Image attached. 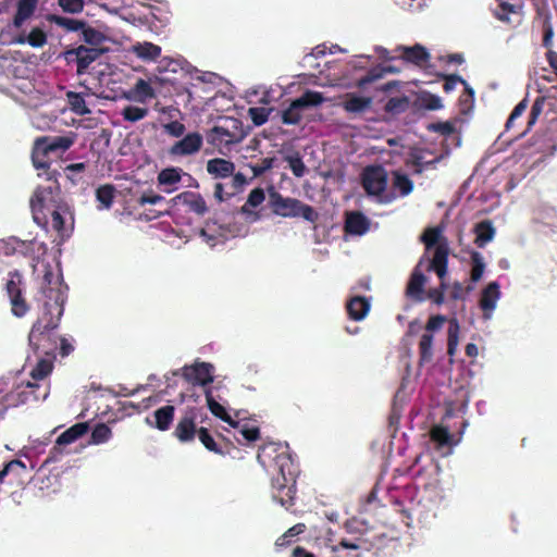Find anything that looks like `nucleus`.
I'll list each match as a JSON object with an SVG mask.
<instances>
[{"mask_svg": "<svg viewBox=\"0 0 557 557\" xmlns=\"http://www.w3.org/2000/svg\"><path fill=\"white\" fill-rule=\"evenodd\" d=\"M49 226L58 234L61 240L69 238L74 227V218L67 202L53 209L49 213Z\"/></svg>", "mask_w": 557, "mask_h": 557, "instance_id": "nucleus-11", "label": "nucleus"}, {"mask_svg": "<svg viewBox=\"0 0 557 557\" xmlns=\"http://www.w3.org/2000/svg\"><path fill=\"white\" fill-rule=\"evenodd\" d=\"M115 197V187L111 184L101 185L96 189V199L99 209H110Z\"/></svg>", "mask_w": 557, "mask_h": 557, "instance_id": "nucleus-36", "label": "nucleus"}, {"mask_svg": "<svg viewBox=\"0 0 557 557\" xmlns=\"http://www.w3.org/2000/svg\"><path fill=\"white\" fill-rule=\"evenodd\" d=\"M401 49L404 52V60L416 65H421L428 62L430 59V53L428 50L419 44H416L412 47H403Z\"/></svg>", "mask_w": 557, "mask_h": 557, "instance_id": "nucleus-30", "label": "nucleus"}, {"mask_svg": "<svg viewBox=\"0 0 557 557\" xmlns=\"http://www.w3.org/2000/svg\"><path fill=\"white\" fill-rule=\"evenodd\" d=\"M214 367L209 362H195L182 368L183 377L193 385L207 386L214 380Z\"/></svg>", "mask_w": 557, "mask_h": 557, "instance_id": "nucleus-12", "label": "nucleus"}, {"mask_svg": "<svg viewBox=\"0 0 557 557\" xmlns=\"http://www.w3.org/2000/svg\"><path fill=\"white\" fill-rule=\"evenodd\" d=\"M40 289L44 296L42 312L32 326L28 343L36 352L54 357L55 330L63 315L67 286L63 284L62 276L47 265Z\"/></svg>", "mask_w": 557, "mask_h": 557, "instance_id": "nucleus-1", "label": "nucleus"}, {"mask_svg": "<svg viewBox=\"0 0 557 557\" xmlns=\"http://www.w3.org/2000/svg\"><path fill=\"white\" fill-rule=\"evenodd\" d=\"M137 202H138L139 206H145L147 203H149V205H159V203L165 202V199H164L163 196H161L159 194H154L153 191H149V193L143 194L138 198Z\"/></svg>", "mask_w": 557, "mask_h": 557, "instance_id": "nucleus-63", "label": "nucleus"}, {"mask_svg": "<svg viewBox=\"0 0 557 557\" xmlns=\"http://www.w3.org/2000/svg\"><path fill=\"white\" fill-rule=\"evenodd\" d=\"M441 226L426 227L420 240L424 244L425 249L430 250L434 247V253L429 262L428 271H434L438 278L446 277L448 272L449 245L443 235Z\"/></svg>", "mask_w": 557, "mask_h": 557, "instance_id": "nucleus-6", "label": "nucleus"}, {"mask_svg": "<svg viewBox=\"0 0 557 557\" xmlns=\"http://www.w3.org/2000/svg\"><path fill=\"white\" fill-rule=\"evenodd\" d=\"M268 206L274 215L281 218H302L304 220L314 223L319 214L310 205L293 197H285L273 186L268 190Z\"/></svg>", "mask_w": 557, "mask_h": 557, "instance_id": "nucleus-4", "label": "nucleus"}, {"mask_svg": "<svg viewBox=\"0 0 557 557\" xmlns=\"http://www.w3.org/2000/svg\"><path fill=\"white\" fill-rule=\"evenodd\" d=\"M372 104V98L360 96L356 92H348L344 96L341 103L342 108L351 114H360L370 109Z\"/></svg>", "mask_w": 557, "mask_h": 557, "instance_id": "nucleus-21", "label": "nucleus"}, {"mask_svg": "<svg viewBox=\"0 0 557 557\" xmlns=\"http://www.w3.org/2000/svg\"><path fill=\"white\" fill-rule=\"evenodd\" d=\"M285 161L288 163L290 171L296 177H302L305 175L307 169L299 152L286 156Z\"/></svg>", "mask_w": 557, "mask_h": 557, "instance_id": "nucleus-50", "label": "nucleus"}, {"mask_svg": "<svg viewBox=\"0 0 557 557\" xmlns=\"http://www.w3.org/2000/svg\"><path fill=\"white\" fill-rule=\"evenodd\" d=\"M381 77H382V72L373 69V70L369 71L367 75L359 78L356 83V86L358 88H364L367 85L375 82L376 79H379Z\"/></svg>", "mask_w": 557, "mask_h": 557, "instance_id": "nucleus-64", "label": "nucleus"}, {"mask_svg": "<svg viewBox=\"0 0 557 557\" xmlns=\"http://www.w3.org/2000/svg\"><path fill=\"white\" fill-rule=\"evenodd\" d=\"M527 108L528 99L524 98L513 108L512 112L510 113L506 122L507 129H510L513 126V122L516 121V119L520 117L525 112Z\"/></svg>", "mask_w": 557, "mask_h": 557, "instance_id": "nucleus-60", "label": "nucleus"}, {"mask_svg": "<svg viewBox=\"0 0 557 557\" xmlns=\"http://www.w3.org/2000/svg\"><path fill=\"white\" fill-rule=\"evenodd\" d=\"M473 290V286L465 287L462 283L455 282L451 285V290L449 294L450 299L453 300H463L469 293Z\"/></svg>", "mask_w": 557, "mask_h": 557, "instance_id": "nucleus-59", "label": "nucleus"}, {"mask_svg": "<svg viewBox=\"0 0 557 557\" xmlns=\"http://www.w3.org/2000/svg\"><path fill=\"white\" fill-rule=\"evenodd\" d=\"M370 228V220L360 211L346 212L344 231L349 235L361 236Z\"/></svg>", "mask_w": 557, "mask_h": 557, "instance_id": "nucleus-18", "label": "nucleus"}, {"mask_svg": "<svg viewBox=\"0 0 557 557\" xmlns=\"http://www.w3.org/2000/svg\"><path fill=\"white\" fill-rule=\"evenodd\" d=\"M207 141L213 147L227 146L243 138L242 122L235 117H223L222 124L213 126L206 135Z\"/></svg>", "mask_w": 557, "mask_h": 557, "instance_id": "nucleus-8", "label": "nucleus"}, {"mask_svg": "<svg viewBox=\"0 0 557 557\" xmlns=\"http://www.w3.org/2000/svg\"><path fill=\"white\" fill-rule=\"evenodd\" d=\"M47 21L64 28L66 32H78L85 26V21L70 18L57 14H48Z\"/></svg>", "mask_w": 557, "mask_h": 557, "instance_id": "nucleus-32", "label": "nucleus"}, {"mask_svg": "<svg viewBox=\"0 0 557 557\" xmlns=\"http://www.w3.org/2000/svg\"><path fill=\"white\" fill-rule=\"evenodd\" d=\"M74 144V139L69 136L39 137L35 140L32 151V161L34 166L39 170L38 176L48 180L49 172H59L50 168L49 153L65 151Z\"/></svg>", "mask_w": 557, "mask_h": 557, "instance_id": "nucleus-5", "label": "nucleus"}, {"mask_svg": "<svg viewBox=\"0 0 557 557\" xmlns=\"http://www.w3.org/2000/svg\"><path fill=\"white\" fill-rule=\"evenodd\" d=\"M158 181L162 185H173L181 181V170L175 168L164 169L159 173Z\"/></svg>", "mask_w": 557, "mask_h": 557, "instance_id": "nucleus-51", "label": "nucleus"}, {"mask_svg": "<svg viewBox=\"0 0 557 557\" xmlns=\"http://www.w3.org/2000/svg\"><path fill=\"white\" fill-rule=\"evenodd\" d=\"M81 32L83 40L90 45L92 48H99L98 46H100L106 40V36L100 30L89 26L86 22L84 28H82Z\"/></svg>", "mask_w": 557, "mask_h": 557, "instance_id": "nucleus-41", "label": "nucleus"}, {"mask_svg": "<svg viewBox=\"0 0 557 557\" xmlns=\"http://www.w3.org/2000/svg\"><path fill=\"white\" fill-rule=\"evenodd\" d=\"M112 436L111 429L104 423H98L91 431L90 444L99 445L108 442Z\"/></svg>", "mask_w": 557, "mask_h": 557, "instance_id": "nucleus-44", "label": "nucleus"}, {"mask_svg": "<svg viewBox=\"0 0 557 557\" xmlns=\"http://www.w3.org/2000/svg\"><path fill=\"white\" fill-rule=\"evenodd\" d=\"M237 429H239V433L247 442H256L260 437V429L256 425H250L248 423H239V426Z\"/></svg>", "mask_w": 557, "mask_h": 557, "instance_id": "nucleus-58", "label": "nucleus"}, {"mask_svg": "<svg viewBox=\"0 0 557 557\" xmlns=\"http://www.w3.org/2000/svg\"><path fill=\"white\" fill-rule=\"evenodd\" d=\"M5 290L13 315L17 318L24 317L29 311V305L23 294L21 277L17 275V280L10 278L5 284Z\"/></svg>", "mask_w": 557, "mask_h": 557, "instance_id": "nucleus-13", "label": "nucleus"}, {"mask_svg": "<svg viewBox=\"0 0 557 557\" xmlns=\"http://www.w3.org/2000/svg\"><path fill=\"white\" fill-rule=\"evenodd\" d=\"M430 437L434 443L443 447L449 445L451 435L447 428L442 425H435L431 429Z\"/></svg>", "mask_w": 557, "mask_h": 557, "instance_id": "nucleus-49", "label": "nucleus"}, {"mask_svg": "<svg viewBox=\"0 0 557 557\" xmlns=\"http://www.w3.org/2000/svg\"><path fill=\"white\" fill-rule=\"evenodd\" d=\"M459 323L456 319L450 320L448 326V336H447V352L448 355H455V351L459 342Z\"/></svg>", "mask_w": 557, "mask_h": 557, "instance_id": "nucleus-47", "label": "nucleus"}, {"mask_svg": "<svg viewBox=\"0 0 557 557\" xmlns=\"http://www.w3.org/2000/svg\"><path fill=\"white\" fill-rule=\"evenodd\" d=\"M173 434L182 443L194 441L196 434H198L195 410L187 411L180 419Z\"/></svg>", "mask_w": 557, "mask_h": 557, "instance_id": "nucleus-17", "label": "nucleus"}, {"mask_svg": "<svg viewBox=\"0 0 557 557\" xmlns=\"http://www.w3.org/2000/svg\"><path fill=\"white\" fill-rule=\"evenodd\" d=\"M89 430L88 422H78L74 425L70 426L63 433H61L57 438L58 445H69L76 442L83 435H85Z\"/></svg>", "mask_w": 557, "mask_h": 557, "instance_id": "nucleus-27", "label": "nucleus"}, {"mask_svg": "<svg viewBox=\"0 0 557 557\" xmlns=\"http://www.w3.org/2000/svg\"><path fill=\"white\" fill-rule=\"evenodd\" d=\"M393 186L398 189L401 196L409 195L413 189V182L407 174L400 171L393 172Z\"/></svg>", "mask_w": 557, "mask_h": 557, "instance_id": "nucleus-42", "label": "nucleus"}, {"mask_svg": "<svg viewBox=\"0 0 557 557\" xmlns=\"http://www.w3.org/2000/svg\"><path fill=\"white\" fill-rule=\"evenodd\" d=\"M248 113L256 126H261L269 120V111L262 107L249 108Z\"/></svg>", "mask_w": 557, "mask_h": 557, "instance_id": "nucleus-56", "label": "nucleus"}, {"mask_svg": "<svg viewBox=\"0 0 557 557\" xmlns=\"http://www.w3.org/2000/svg\"><path fill=\"white\" fill-rule=\"evenodd\" d=\"M500 286L497 282H491L486 285V287L482 290L480 297V307L483 310V317L485 319H490L492 312L496 308V304L500 298Z\"/></svg>", "mask_w": 557, "mask_h": 557, "instance_id": "nucleus-19", "label": "nucleus"}, {"mask_svg": "<svg viewBox=\"0 0 557 557\" xmlns=\"http://www.w3.org/2000/svg\"><path fill=\"white\" fill-rule=\"evenodd\" d=\"M325 101L322 92L307 89L300 97L294 99L289 106L281 112L282 123L297 125L302 119L304 111L318 108Z\"/></svg>", "mask_w": 557, "mask_h": 557, "instance_id": "nucleus-7", "label": "nucleus"}, {"mask_svg": "<svg viewBox=\"0 0 557 557\" xmlns=\"http://www.w3.org/2000/svg\"><path fill=\"white\" fill-rule=\"evenodd\" d=\"M198 438L201 442V444L209 450L218 455L224 456L226 451H224L221 446L218 445V443L214 441L213 436L210 434L209 430L207 428H199L198 429Z\"/></svg>", "mask_w": 557, "mask_h": 557, "instance_id": "nucleus-43", "label": "nucleus"}, {"mask_svg": "<svg viewBox=\"0 0 557 557\" xmlns=\"http://www.w3.org/2000/svg\"><path fill=\"white\" fill-rule=\"evenodd\" d=\"M49 175L45 183L36 187L29 200L34 222L46 231L49 227V213L66 202L59 183L61 173L49 172Z\"/></svg>", "mask_w": 557, "mask_h": 557, "instance_id": "nucleus-3", "label": "nucleus"}, {"mask_svg": "<svg viewBox=\"0 0 557 557\" xmlns=\"http://www.w3.org/2000/svg\"><path fill=\"white\" fill-rule=\"evenodd\" d=\"M544 104H545V98L544 97H537L535 99V101L533 102V104L531 107L527 131H530L532 128V126L536 123L539 116L543 112Z\"/></svg>", "mask_w": 557, "mask_h": 557, "instance_id": "nucleus-54", "label": "nucleus"}, {"mask_svg": "<svg viewBox=\"0 0 557 557\" xmlns=\"http://www.w3.org/2000/svg\"><path fill=\"white\" fill-rule=\"evenodd\" d=\"M274 164V158H263L251 166L255 176H260L271 170Z\"/></svg>", "mask_w": 557, "mask_h": 557, "instance_id": "nucleus-62", "label": "nucleus"}, {"mask_svg": "<svg viewBox=\"0 0 557 557\" xmlns=\"http://www.w3.org/2000/svg\"><path fill=\"white\" fill-rule=\"evenodd\" d=\"M441 283L440 286L436 288H431L426 293V297L431 299L435 305L441 306L445 301L444 293L447 289V283L445 281V277L440 278Z\"/></svg>", "mask_w": 557, "mask_h": 557, "instance_id": "nucleus-53", "label": "nucleus"}, {"mask_svg": "<svg viewBox=\"0 0 557 557\" xmlns=\"http://www.w3.org/2000/svg\"><path fill=\"white\" fill-rule=\"evenodd\" d=\"M170 202H172L174 206H185L187 207L188 211L199 216H203L209 211L205 198L195 191H183L172 198Z\"/></svg>", "mask_w": 557, "mask_h": 557, "instance_id": "nucleus-14", "label": "nucleus"}, {"mask_svg": "<svg viewBox=\"0 0 557 557\" xmlns=\"http://www.w3.org/2000/svg\"><path fill=\"white\" fill-rule=\"evenodd\" d=\"M131 92L133 94L135 100L139 102H146L149 99L156 98V92L153 88L147 81L143 78H139L136 82Z\"/></svg>", "mask_w": 557, "mask_h": 557, "instance_id": "nucleus-35", "label": "nucleus"}, {"mask_svg": "<svg viewBox=\"0 0 557 557\" xmlns=\"http://www.w3.org/2000/svg\"><path fill=\"white\" fill-rule=\"evenodd\" d=\"M202 135L194 132L185 135L181 140L171 146L169 152L171 156L184 157L198 152L202 147Z\"/></svg>", "mask_w": 557, "mask_h": 557, "instance_id": "nucleus-15", "label": "nucleus"}, {"mask_svg": "<svg viewBox=\"0 0 557 557\" xmlns=\"http://www.w3.org/2000/svg\"><path fill=\"white\" fill-rule=\"evenodd\" d=\"M257 459L271 471L273 499L289 509L294 505L297 492L296 483L300 471L288 446L275 443L263 445L259 448Z\"/></svg>", "mask_w": 557, "mask_h": 557, "instance_id": "nucleus-2", "label": "nucleus"}, {"mask_svg": "<svg viewBox=\"0 0 557 557\" xmlns=\"http://www.w3.org/2000/svg\"><path fill=\"white\" fill-rule=\"evenodd\" d=\"M164 132L172 137H181L184 135L186 127L178 121H172L163 125Z\"/></svg>", "mask_w": 557, "mask_h": 557, "instance_id": "nucleus-61", "label": "nucleus"}, {"mask_svg": "<svg viewBox=\"0 0 557 557\" xmlns=\"http://www.w3.org/2000/svg\"><path fill=\"white\" fill-rule=\"evenodd\" d=\"M422 260L418 263V265L413 269L409 282L406 287L407 296L411 297L416 301H423L424 297V285L426 283V276L420 270V265Z\"/></svg>", "mask_w": 557, "mask_h": 557, "instance_id": "nucleus-20", "label": "nucleus"}, {"mask_svg": "<svg viewBox=\"0 0 557 557\" xmlns=\"http://www.w3.org/2000/svg\"><path fill=\"white\" fill-rule=\"evenodd\" d=\"M264 200L265 193L261 187H256L249 193L246 202L239 209V212L245 216L247 222L255 223L261 220L262 215L260 211L253 209L261 206Z\"/></svg>", "mask_w": 557, "mask_h": 557, "instance_id": "nucleus-16", "label": "nucleus"}, {"mask_svg": "<svg viewBox=\"0 0 557 557\" xmlns=\"http://www.w3.org/2000/svg\"><path fill=\"white\" fill-rule=\"evenodd\" d=\"M498 10L495 13L497 20L510 23V14L523 15V2L521 0H498Z\"/></svg>", "mask_w": 557, "mask_h": 557, "instance_id": "nucleus-26", "label": "nucleus"}, {"mask_svg": "<svg viewBox=\"0 0 557 557\" xmlns=\"http://www.w3.org/2000/svg\"><path fill=\"white\" fill-rule=\"evenodd\" d=\"M438 76L444 79L443 89L445 92L448 94V92L453 91L456 88V85L458 83H461L462 85H465V90L469 94V97L471 99L474 98V90L467 84V82L461 76L456 75V74H450V75L440 74Z\"/></svg>", "mask_w": 557, "mask_h": 557, "instance_id": "nucleus-40", "label": "nucleus"}, {"mask_svg": "<svg viewBox=\"0 0 557 557\" xmlns=\"http://www.w3.org/2000/svg\"><path fill=\"white\" fill-rule=\"evenodd\" d=\"M104 49L81 45L76 48L65 50L63 52V57L69 64L75 63L77 66V74L82 75L87 71L91 63L102 55Z\"/></svg>", "mask_w": 557, "mask_h": 557, "instance_id": "nucleus-10", "label": "nucleus"}, {"mask_svg": "<svg viewBox=\"0 0 557 557\" xmlns=\"http://www.w3.org/2000/svg\"><path fill=\"white\" fill-rule=\"evenodd\" d=\"M175 414V407L172 405H165L163 407L158 408L153 412V421H150L149 418H147V423L159 431H168L174 420Z\"/></svg>", "mask_w": 557, "mask_h": 557, "instance_id": "nucleus-22", "label": "nucleus"}, {"mask_svg": "<svg viewBox=\"0 0 557 557\" xmlns=\"http://www.w3.org/2000/svg\"><path fill=\"white\" fill-rule=\"evenodd\" d=\"M542 23V32H543V46L549 49L553 45L554 38V28L552 24V14L549 10L543 9L539 16H536Z\"/></svg>", "mask_w": 557, "mask_h": 557, "instance_id": "nucleus-34", "label": "nucleus"}, {"mask_svg": "<svg viewBox=\"0 0 557 557\" xmlns=\"http://www.w3.org/2000/svg\"><path fill=\"white\" fill-rule=\"evenodd\" d=\"M53 370V362L51 359L41 358L30 371V376L36 380L46 379Z\"/></svg>", "mask_w": 557, "mask_h": 557, "instance_id": "nucleus-45", "label": "nucleus"}, {"mask_svg": "<svg viewBox=\"0 0 557 557\" xmlns=\"http://www.w3.org/2000/svg\"><path fill=\"white\" fill-rule=\"evenodd\" d=\"M370 308L369 299L362 296H354L346 304L348 317L354 321L363 320L369 313Z\"/></svg>", "mask_w": 557, "mask_h": 557, "instance_id": "nucleus-23", "label": "nucleus"}, {"mask_svg": "<svg viewBox=\"0 0 557 557\" xmlns=\"http://www.w3.org/2000/svg\"><path fill=\"white\" fill-rule=\"evenodd\" d=\"M28 45L33 48H41L47 44V34L40 27H34L27 35Z\"/></svg>", "mask_w": 557, "mask_h": 557, "instance_id": "nucleus-52", "label": "nucleus"}, {"mask_svg": "<svg viewBox=\"0 0 557 557\" xmlns=\"http://www.w3.org/2000/svg\"><path fill=\"white\" fill-rule=\"evenodd\" d=\"M475 239L478 247L483 248L495 236V228L490 220H484L474 226Z\"/></svg>", "mask_w": 557, "mask_h": 557, "instance_id": "nucleus-29", "label": "nucleus"}, {"mask_svg": "<svg viewBox=\"0 0 557 557\" xmlns=\"http://www.w3.org/2000/svg\"><path fill=\"white\" fill-rule=\"evenodd\" d=\"M66 99L71 110L77 115H86L90 113L89 108L82 94L75 91H67Z\"/></svg>", "mask_w": 557, "mask_h": 557, "instance_id": "nucleus-38", "label": "nucleus"}, {"mask_svg": "<svg viewBox=\"0 0 557 557\" xmlns=\"http://www.w3.org/2000/svg\"><path fill=\"white\" fill-rule=\"evenodd\" d=\"M387 183V171L382 165H368L361 173V184L369 196H382Z\"/></svg>", "mask_w": 557, "mask_h": 557, "instance_id": "nucleus-9", "label": "nucleus"}, {"mask_svg": "<svg viewBox=\"0 0 557 557\" xmlns=\"http://www.w3.org/2000/svg\"><path fill=\"white\" fill-rule=\"evenodd\" d=\"M207 171L216 177H228L233 175L235 165L232 161L216 158L208 161Z\"/></svg>", "mask_w": 557, "mask_h": 557, "instance_id": "nucleus-28", "label": "nucleus"}, {"mask_svg": "<svg viewBox=\"0 0 557 557\" xmlns=\"http://www.w3.org/2000/svg\"><path fill=\"white\" fill-rule=\"evenodd\" d=\"M58 4L63 12L70 14H77L83 12L85 7L84 0H58Z\"/></svg>", "mask_w": 557, "mask_h": 557, "instance_id": "nucleus-55", "label": "nucleus"}, {"mask_svg": "<svg viewBox=\"0 0 557 557\" xmlns=\"http://www.w3.org/2000/svg\"><path fill=\"white\" fill-rule=\"evenodd\" d=\"M133 51L138 58L145 61H154L161 55V47L147 41L135 45Z\"/></svg>", "mask_w": 557, "mask_h": 557, "instance_id": "nucleus-33", "label": "nucleus"}, {"mask_svg": "<svg viewBox=\"0 0 557 557\" xmlns=\"http://www.w3.org/2000/svg\"><path fill=\"white\" fill-rule=\"evenodd\" d=\"M25 473L26 465L20 459H12L0 470V482H4L5 478L11 475V483H13L14 480L21 479Z\"/></svg>", "mask_w": 557, "mask_h": 557, "instance_id": "nucleus-31", "label": "nucleus"}, {"mask_svg": "<svg viewBox=\"0 0 557 557\" xmlns=\"http://www.w3.org/2000/svg\"><path fill=\"white\" fill-rule=\"evenodd\" d=\"M432 345H433V335L430 333H424L419 342V354H420V362H429L432 359Z\"/></svg>", "mask_w": 557, "mask_h": 557, "instance_id": "nucleus-46", "label": "nucleus"}, {"mask_svg": "<svg viewBox=\"0 0 557 557\" xmlns=\"http://www.w3.org/2000/svg\"><path fill=\"white\" fill-rule=\"evenodd\" d=\"M410 100L407 96L392 97L387 100L384 106L386 113L392 115H398L406 112L409 109Z\"/></svg>", "mask_w": 557, "mask_h": 557, "instance_id": "nucleus-37", "label": "nucleus"}, {"mask_svg": "<svg viewBox=\"0 0 557 557\" xmlns=\"http://www.w3.org/2000/svg\"><path fill=\"white\" fill-rule=\"evenodd\" d=\"M205 396H206L207 406H208L210 412L213 416H215L216 418H219L222 421L226 422L232 428H238L239 426V422L235 421L227 413L225 408L214 399V397L212 395V389L211 388H206L205 389Z\"/></svg>", "mask_w": 557, "mask_h": 557, "instance_id": "nucleus-25", "label": "nucleus"}, {"mask_svg": "<svg viewBox=\"0 0 557 557\" xmlns=\"http://www.w3.org/2000/svg\"><path fill=\"white\" fill-rule=\"evenodd\" d=\"M325 54H326L325 46L319 45V46L314 47L310 53H307L306 55H304L301 63L304 66L309 65L311 67L318 69L319 64H312V61L320 59V58L324 57Z\"/></svg>", "mask_w": 557, "mask_h": 557, "instance_id": "nucleus-57", "label": "nucleus"}, {"mask_svg": "<svg viewBox=\"0 0 557 557\" xmlns=\"http://www.w3.org/2000/svg\"><path fill=\"white\" fill-rule=\"evenodd\" d=\"M471 259V271L470 280L472 283L479 282L485 270V262L483 256L479 251H472L470 255Z\"/></svg>", "mask_w": 557, "mask_h": 557, "instance_id": "nucleus-39", "label": "nucleus"}, {"mask_svg": "<svg viewBox=\"0 0 557 557\" xmlns=\"http://www.w3.org/2000/svg\"><path fill=\"white\" fill-rule=\"evenodd\" d=\"M149 113V110L147 108L136 107V106H126L122 112L121 115L123 119L127 122H138L143 119H145Z\"/></svg>", "mask_w": 557, "mask_h": 557, "instance_id": "nucleus-48", "label": "nucleus"}, {"mask_svg": "<svg viewBox=\"0 0 557 557\" xmlns=\"http://www.w3.org/2000/svg\"><path fill=\"white\" fill-rule=\"evenodd\" d=\"M38 2L39 0H18L12 25L15 28H21L23 24L34 15L38 7Z\"/></svg>", "mask_w": 557, "mask_h": 557, "instance_id": "nucleus-24", "label": "nucleus"}]
</instances>
